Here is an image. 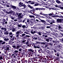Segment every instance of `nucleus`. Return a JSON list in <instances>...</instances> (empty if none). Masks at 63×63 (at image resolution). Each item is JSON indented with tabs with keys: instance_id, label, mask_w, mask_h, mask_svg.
I'll use <instances>...</instances> for the list:
<instances>
[{
	"instance_id": "6e6d98bb",
	"label": "nucleus",
	"mask_w": 63,
	"mask_h": 63,
	"mask_svg": "<svg viewBox=\"0 0 63 63\" xmlns=\"http://www.w3.org/2000/svg\"><path fill=\"white\" fill-rule=\"evenodd\" d=\"M28 63H30L31 62V61L30 60H28Z\"/></svg>"
},
{
	"instance_id": "8fccbe9b",
	"label": "nucleus",
	"mask_w": 63,
	"mask_h": 63,
	"mask_svg": "<svg viewBox=\"0 0 63 63\" xmlns=\"http://www.w3.org/2000/svg\"><path fill=\"white\" fill-rule=\"evenodd\" d=\"M38 39L39 40H40V41H42V38H40L38 37Z\"/></svg>"
},
{
	"instance_id": "2eb2a0df",
	"label": "nucleus",
	"mask_w": 63,
	"mask_h": 63,
	"mask_svg": "<svg viewBox=\"0 0 63 63\" xmlns=\"http://www.w3.org/2000/svg\"><path fill=\"white\" fill-rule=\"evenodd\" d=\"M35 10H31L30 11V12L31 14H34L35 13L34 12H35Z\"/></svg>"
},
{
	"instance_id": "a878e982",
	"label": "nucleus",
	"mask_w": 63,
	"mask_h": 63,
	"mask_svg": "<svg viewBox=\"0 0 63 63\" xmlns=\"http://www.w3.org/2000/svg\"><path fill=\"white\" fill-rule=\"evenodd\" d=\"M42 60V62H44V63H46L47 62V60H43L42 59L41 60Z\"/></svg>"
},
{
	"instance_id": "c03bdc74",
	"label": "nucleus",
	"mask_w": 63,
	"mask_h": 63,
	"mask_svg": "<svg viewBox=\"0 0 63 63\" xmlns=\"http://www.w3.org/2000/svg\"><path fill=\"white\" fill-rule=\"evenodd\" d=\"M18 26L20 28H21V27L22 26V24H21L20 25H18Z\"/></svg>"
},
{
	"instance_id": "bb28decb",
	"label": "nucleus",
	"mask_w": 63,
	"mask_h": 63,
	"mask_svg": "<svg viewBox=\"0 0 63 63\" xmlns=\"http://www.w3.org/2000/svg\"><path fill=\"white\" fill-rule=\"evenodd\" d=\"M28 7H29V8H30V9H32V8H33L34 7H33L31 6L29 4L28 5Z\"/></svg>"
},
{
	"instance_id": "bf43d9fd",
	"label": "nucleus",
	"mask_w": 63,
	"mask_h": 63,
	"mask_svg": "<svg viewBox=\"0 0 63 63\" xmlns=\"http://www.w3.org/2000/svg\"><path fill=\"white\" fill-rule=\"evenodd\" d=\"M6 13L7 14H10V13H9V11H6Z\"/></svg>"
},
{
	"instance_id": "6ab92c4d",
	"label": "nucleus",
	"mask_w": 63,
	"mask_h": 63,
	"mask_svg": "<svg viewBox=\"0 0 63 63\" xmlns=\"http://www.w3.org/2000/svg\"><path fill=\"white\" fill-rule=\"evenodd\" d=\"M41 22H42L44 24H45L46 23V22L45 20H41Z\"/></svg>"
},
{
	"instance_id": "7ed1b4c3",
	"label": "nucleus",
	"mask_w": 63,
	"mask_h": 63,
	"mask_svg": "<svg viewBox=\"0 0 63 63\" xmlns=\"http://www.w3.org/2000/svg\"><path fill=\"white\" fill-rule=\"evenodd\" d=\"M40 43V42L39 41H36V43L35 44V46L36 47H35V48H37L40 49V47L39 45V44Z\"/></svg>"
},
{
	"instance_id": "4be33fe9",
	"label": "nucleus",
	"mask_w": 63,
	"mask_h": 63,
	"mask_svg": "<svg viewBox=\"0 0 63 63\" xmlns=\"http://www.w3.org/2000/svg\"><path fill=\"white\" fill-rule=\"evenodd\" d=\"M16 31V28H13L12 29V31L13 32H15Z\"/></svg>"
},
{
	"instance_id": "09e8293b",
	"label": "nucleus",
	"mask_w": 63,
	"mask_h": 63,
	"mask_svg": "<svg viewBox=\"0 0 63 63\" xmlns=\"http://www.w3.org/2000/svg\"><path fill=\"white\" fill-rule=\"evenodd\" d=\"M22 48H19L18 50L19 51L21 52L22 51Z\"/></svg>"
},
{
	"instance_id": "39448f33",
	"label": "nucleus",
	"mask_w": 63,
	"mask_h": 63,
	"mask_svg": "<svg viewBox=\"0 0 63 63\" xmlns=\"http://www.w3.org/2000/svg\"><path fill=\"white\" fill-rule=\"evenodd\" d=\"M6 21V20L5 19L3 18L2 20V22L1 23L3 25H4V24H7V22Z\"/></svg>"
},
{
	"instance_id": "aec40b11",
	"label": "nucleus",
	"mask_w": 63,
	"mask_h": 63,
	"mask_svg": "<svg viewBox=\"0 0 63 63\" xmlns=\"http://www.w3.org/2000/svg\"><path fill=\"white\" fill-rule=\"evenodd\" d=\"M10 5V3H8V4H5V5H6V7H10V6L9 5Z\"/></svg>"
},
{
	"instance_id": "ea45409f",
	"label": "nucleus",
	"mask_w": 63,
	"mask_h": 63,
	"mask_svg": "<svg viewBox=\"0 0 63 63\" xmlns=\"http://www.w3.org/2000/svg\"><path fill=\"white\" fill-rule=\"evenodd\" d=\"M31 59L32 60H33L34 61H35L36 60V59L34 58H31Z\"/></svg>"
},
{
	"instance_id": "cd10ccee",
	"label": "nucleus",
	"mask_w": 63,
	"mask_h": 63,
	"mask_svg": "<svg viewBox=\"0 0 63 63\" xmlns=\"http://www.w3.org/2000/svg\"><path fill=\"white\" fill-rule=\"evenodd\" d=\"M4 41H6V42H8L9 41V39L5 38L4 39Z\"/></svg>"
},
{
	"instance_id": "13d9d810",
	"label": "nucleus",
	"mask_w": 63,
	"mask_h": 63,
	"mask_svg": "<svg viewBox=\"0 0 63 63\" xmlns=\"http://www.w3.org/2000/svg\"><path fill=\"white\" fill-rule=\"evenodd\" d=\"M13 34V33L12 32H10L9 33V35H12Z\"/></svg>"
},
{
	"instance_id": "58836bf2",
	"label": "nucleus",
	"mask_w": 63,
	"mask_h": 63,
	"mask_svg": "<svg viewBox=\"0 0 63 63\" xmlns=\"http://www.w3.org/2000/svg\"><path fill=\"white\" fill-rule=\"evenodd\" d=\"M4 34L5 35H7L9 34V33L7 32H4Z\"/></svg>"
},
{
	"instance_id": "f03ea898",
	"label": "nucleus",
	"mask_w": 63,
	"mask_h": 63,
	"mask_svg": "<svg viewBox=\"0 0 63 63\" xmlns=\"http://www.w3.org/2000/svg\"><path fill=\"white\" fill-rule=\"evenodd\" d=\"M44 40L45 41H46L47 42H49V41L50 42L51 41L52 38L50 37H48L47 38L44 37Z\"/></svg>"
},
{
	"instance_id": "f8f14e48",
	"label": "nucleus",
	"mask_w": 63,
	"mask_h": 63,
	"mask_svg": "<svg viewBox=\"0 0 63 63\" xmlns=\"http://www.w3.org/2000/svg\"><path fill=\"white\" fill-rule=\"evenodd\" d=\"M55 56H53L52 55H50L49 56V58L52 59V60L53 59H54Z\"/></svg>"
},
{
	"instance_id": "49530a36",
	"label": "nucleus",
	"mask_w": 63,
	"mask_h": 63,
	"mask_svg": "<svg viewBox=\"0 0 63 63\" xmlns=\"http://www.w3.org/2000/svg\"><path fill=\"white\" fill-rule=\"evenodd\" d=\"M55 55H56V56H59V55L58 53H57L56 54H55Z\"/></svg>"
},
{
	"instance_id": "dca6fc26",
	"label": "nucleus",
	"mask_w": 63,
	"mask_h": 63,
	"mask_svg": "<svg viewBox=\"0 0 63 63\" xmlns=\"http://www.w3.org/2000/svg\"><path fill=\"white\" fill-rule=\"evenodd\" d=\"M19 6L20 7L23 6L24 8H26V5L25 4H23L21 5H19Z\"/></svg>"
},
{
	"instance_id": "b1692460",
	"label": "nucleus",
	"mask_w": 63,
	"mask_h": 63,
	"mask_svg": "<svg viewBox=\"0 0 63 63\" xmlns=\"http://www.w3.org/2000/svg\"><path fill=\"white\" fill-rule=\"evenodd\" d=\"M31 45H32V47H33L34 48H35V47H36L35 46V44H34L33 43L31 44Z\"/></svg>"
},
{
	"instance_id": "412c9836",
	"label": "nucleus",
	"mask_w": 63,
	"mask_h": 63,
	"mask_svg": "<svg viewBox=\"0 0 63 63\" xmlns=\"http://www.w3.org/2000/svg\"><path fill=\"white\" fill-rule=\"evenodd\" d=\"M43 8H36L35 9V10H43Z\"/></svg>"
},
{
	"instance_id": "a19ab883",
	"label": "nucleus",
	"mask_w": 63,
	"mask_h": 63,
	"mask_svg": "<svg viewBox=\"0 0 63 63\" xmlns=\"http://www.w3.org/2000/svg\"><path fill=\"white\" fill-rule=\"evenodd\" d=\"M5 43H6V42L5 41H3L2 42V43H1V44L2 45H3L5 44Z\"/></svg>"
},
{
	"instance_id": "5701e85b",
	"label": "nucleus",
	"mask_w": 63,
	"mask_h": 63,
	"mask_svg": "<svg viewBox=\"0 0 63 63\" xmlns=\"http://www.w3.org/2000/svg\"><path fill=\"white\" fill-rule=\"evenodd\" d=\"M1 30H3L4 31H6V30H7L6 28H4L3 27H2V28H1Z\"/></svg>"
},
{
	"instance_id": "a211bd4d",
	"label": "nucleus",
	"mask_w": 63,
	"mask_h": 63,
	"mask_svg": "<svg viewBox=\"0 0 63 63\" xmlns=\"http://www.w3.org/2000/svg\"><path fill=\"white\" fill-rule=\"evenodd\" d=\"M19 52L17 50L14 51V53L15 54H17V53Z\"/></svg>"
},
{
	"instance_id": "9b49d317",
	"label": "nucleus",
	"mask_w": 63,
	"mask_h": 63,
	"mask_svg": "<svg viewBox=\"0 0 63 63\" xmlns=\"http://www.w3.org/2000/svg\"><path fill=\"white\" fill-rule=\"evenodd\" d=\"M9 47H10V46L7 45L6 46V48L4 49V50H8L9 49Z\"/></svg>"
},
{
	"instance_id": "4c0bfd02",
	"label": "nucleus",
	"mask_w": 63,
	"mask_h": 63,
	"mask_svg": "<svg viewBox=\"0 0 63 63\" xmlns=\"http://www.w3.org/2000/svg\"><path fill=\"white\" fill-rule=\"evenodd\" d=\"M20 46H19L17 45V47H16V49H18L19 48Z\"/></svg>"
},
{
	"instance_id": "e433bc0d",
	"label": "nucleus",
	"mask_w": 63,
	"mask_h": 63,
	"mask_svg": "<svg viewBox=\"0 0 63 63\" xmlns=\"http://www.w3.org/2000/svg\"><path fill=\"white\" fill-rule=\"evenodd\" d=\"M21 54H22V55H25V52H22V51L21 52Z\"/></svg>"
},
{
	"instance_id": "e2e57ef3",
	"label": "nucleus",
	"mask_w": 63,
	"mask_h": 63,
	"mask_svg": "<svg viewBox=\"0 0 63 63\" xmlns=\"http://www.w3.org/2000/svg\"><path fill=\"white\" fill-rule=\"evenodd\" d=\"M12 61H13V62H14L15 61V60L14 59H13L12 60Z\"/></svg>"
},
{
	"instance_id": "473e14b6",
	"label": "nucleus",
	"mask_w": 63,
	"mask_h": 63,
	"mask_svg": "<svg viewBox=\"0 0 63 63\" xmlns=\"http://www.w3.org/2000/svg\"><path fill=\"white\" fill-rule=\"evenodd\" d=\"M46 52L47 53V54H49L50 53V51L49 50H47L46 51Z\"/></svg>"
},
{
	"instance_id": "c756f323",
	"label": "nucleus",
	"mask_w": 63,
	"mask_h": 63,
	"mask_svg": "<svg viewBox=\"0 0 63 63\" xmlns=\"http://www.w3.org/2000/svg\"><path fill=\"white\" fill-rule=\"evenodd\" d=\"M23 4V3H22V2L20 1V2L19 3V6H20V5H21Z\"/></svg>"
},
{
	"instance_id": "0e129e2a",
	"label": "nucleus",
	"mask_w": 63,
	"mask_h": 63,
	"mask_svg": "<svg viewBox=\"0 0 63 63\" xmlns=\"http://www.w3.org/2000/svg\"><path fill=\"white\" fill-rule=\"evenodd\" d=\"M51 27L50 26H47V27L46 28L47 29L50 28Z\"/></svg>"
},
{
	"instance_id": "a18cd8bd",
	"label": "nucleus",
	"mask_w": 63,
	"mask_h": 63,
	"mask_svg": "<svg viewBox=\"0 0 63 63\" xmlns=\"http://www.w3.org/2000/svg\"><path fill=\"white\" fill-rule=\"evenodd\" d=\"M26 36H24L23 37L24 39H27V37H26V35H25Z\"/></svg>"
},
{
	"instance_id": "ddd939ff",
	"label": "nucleus",
	"mask_w": 63,
	"mask_h": 63,
	"mask_svg": "<svg viewBox=\"0 0 63 63\" xmlns=\"http://www.w3.org/2000/svg\"><path fill=\"white\" fill-rule=\"evenodd\" d=\"M28 50L29 51V52L30 53V54H32L33 52V51L31 49H28Z\"/></svg>"
},
{
	"instance_id": "20e7f679",
	"label": "nucleus",
	"mask_w": 63,
	"mask_h": 63,
	"mask_svg": "<svg viewBox=\"0 0 63 63\" xmlns=\"http://www.w3.org/2000/svg\"><path fill=\"white\" fill-rule=\"evenodd\" d=\"M11 35L10 36V38H12L11 39V40L12 41H14V39H15V40H16V36H14L15 35L14 34H13L12 35Z\"/></svg>"
},
{
	"instance_id": "f704fd0d",
	"label": "nucleus",
	"mask_w": 63,
	"mask_h": 63,
	"mask_svg": "<svg viewBox=\"0 0 63 63\" xmlns=\"http://www.w3.org/2000/svg\"><path fill=\"white\" fill-rule=\"evenodd\" d=\"M15 12L14 11H12L11 13L10 14H12V15L13 16H14V15H15Z\"/></svg>"
},
{
	"instance_id": "4d7b16f0",
	"label": "nucleus",
	"mask_w": 63,
	"mask_h": 63,
	"mask_svg": "<svg viewBox=\"0 0 63 63\" xmlns=\"http://www.w3.org/2000/svg\"><path fill=\"white\" fill-rule=\"evenodd\" d=\"M32 2L31 3H29L30 4H34V1H32Z\"/></svg>"
},
{
	"instance_id": "9d476101",
	"label": "nucleus",
	"mask_w": 63,
	"mask_h": 63,
	"mask_svg": "<svg viewBox=\"0 0 63 63\" xmlns=\"http://www.w3.org/2000/svg\"><path fill=\"white\" fill-rule=\"evenodd\" d=\"M38 37L37 36H33L32 37V39H33L34 41H37V39Z\"/></svg>"
},
{
	"instance_id": "f3484780",
	"label": "nucleus",
	"mask_w": 63,
	"mask_h": 63,
	"mask_svg": "<svg viewBox=\"0 0 63 63\" xmlns=\"http://www.w3.org/2000/svg\"><path fill=\"white\" fill-rule=\"evenodd\" d=\"M56 2L58 4H63V3L61 2L59 0H56Z\"/></svg>"
},
{
	"instance_id": "79ce46f5",
	"label": "nucleus",
	"mask_w": 63,
	"mask_h": 63,
	"mask_svg": "<svg viewBox=\"0 0 63 63\" xmlns=\"http://www.w3.org/2000/svg\"><path fill=\"white\" fill-rule=\"evenodd\" d=\"M12 47L13 48H15V49H16V46L15 45H13Z\"/></svg>"
},
{
	"instance_id": "393cba45",
	"label": "nucleus",
	"mask_w": 63,
	"mask_h": 63,
	"mask_svg": "<svg viewBox=\"0 0 63 63\" xmlns=\"http://www.w3.org/2000/svg\"><path fill=\"white\" fill-rule=\"evenodd\" d=\"M50 42H52V43H55V44H56V40L55 41L54 40H52H52Z\"/></svg>"
},
{
	"instance_id": "c85d7f7f",
	"label": "nucleus",
	"mask_w": 63,
	"mask_h": 63,
	"mask_svg": "<svg viewBox=\"0 0 63 63\" xmlns=\"http://www.w3.org/2000/svg\"><path fill=\"white\" fill-rule=\"evenodd\" d=\"M29 17L30 18H34V16L33 15H29Z\"/></svg>"
},
{
	"instance_id": "603ef678",
	"label": "nucleus",
	"mask_w": 63,
	"mask_h": 63,
	"mask_svg": "<svg viewBox=\"0 0 63 63\" xmlns=\"http://www.w3.org/2000/svg\"><path fill=\"white\" fill-rule=\"evenodd\" d=\"M16 62L17 63H20V61H18L17 60L16 61Z\"/></svg>"
},
{
	"instance_id": "680f3d73",
	"label": "nucleus",
	"mask_w": 63,
	"mask_h": 63,
	"mask_svg": "<svg viewBox=\"0 0 63 63\" xmlns=\"http://www.w3.org/2000/svg\"><path fill=\"white\" fill-rule=\"evenodd\" d=\"M20 33H19V31H17V32H16V34H19Z\"/></svg>"
},
{
	"instance_id": "c9c22d12",
	"label": "nucleus",
	"mask_w": 63,
	"mask_h": 63,
	"mask_svg": "<svg viewBox=\"0 0 63 63\" xmlns=\"http://www.w3.org/2000/svg\"><path fill=\"white\" fill-rule=\"evenodd\" d=\"M29 42L28 41H27V42L26 43V44L27 45V46L28 47L29 46Z\"/></svg>"
},
{
	"instance_id": "0eeeda50",
	"label": "nucleus",
	"mask_w": 63,
	"mask_h": 63,
	"mask_svg": "<svg viewBox=\"0 0 63 63\" xmlns=\"http://www.w3.org/2000/svg\"><path fill=\"white\" fill-rule=\"evenodd\" d=\"M36 58L37 59L39 58V59H40V60H41L43 59V58L42 56H40V54H38L37 55Z\"/></svg>"
},
{
	"instance_id": "7c9ffc66",
	"label": "nucleus",
	"mask_w": 63,
	"mask_h": 63,
	"mask_svg": "<svg viewBox=\"0 0 63 63\" xmlns=\"http://www.w3.org/2000/svg\"><path fill=\"white\" fill-rule=\"evenodd\" d=\"M8 11H9V13L10 14H11V13H12V12H13V11H12V10H8Z\"/></svg>"
},
{
	"instance_id": "423d86ee",
	"label": "nucleus",
	"mask_w": 63,
	"mask_h": 63,
	"mask_svg": "<svg viewBox=\"0 0 63 63\" xmlns=\"http://www.w3.org/2000/svg\"><path fill=\"white\" fill-rule=\"evenodd\" d=\"M53 47H54V48L55 49H56V48H59L60 49H61L62 47L60 46V45H56V46L54 45L53 46Z\"/></svg>"
},
{
	"instance_id": "f257e3e1",
	"label": "nucleus",
	"mask_w": 63,
	"mask_h": 63,
	"mask_svg": "<svg viewBox=\"0 0 63 63\" xmlns=\"http://www.w3.org/2000/svg\"><path fill=\"white\" fill-rule=\"evenodd\" d=\"M31 31L30 32L33 35H34V33H38V34H39V35H42V34L40 32L34 31L33 30V29H32Z\"/></svg>"
},
{
	"instance_id": "1a4fd4ad",
	"label": "nucleus",
	"mask_w": 63,
	"mask_h": 63,
	"mask_svg": "<svg viewBox=\"0 0 63 63\" xmlns=\"http://www.w3.org/2000/svg\"><path fill=\"white\" fill-rule=\"evenodd\" d=\"M10 7L11 8H12L13 10H15L16 8V6L13 5L12 4L10 5Z\"/></svg>"
},
{
	"instance_id": "774afa93",
	"label": "nucleus",
	"mask_w": 63,
	"mask_h": 63,
	"mask_svg": "<svg viewBox=\"0 0 63 63\" xmlns=\"http://www.w3.org/2000/svg\"><path fill=\"white\" fill-rule=\"evenodd\" d=\"M60 8L61 9L63 10V7H60Z\"/></svg>"
},
{
	"instance_id": "5fc2aeb1",
	"label": "nucleus",
	"mask_w": 63,
	"mask_h": 63,
	"mask_svg": "<svg viewBox=\"0 0 63 63\" xmlns=\"http://www.w3.org/2000/svg\"><path fill=\"white\" fill-rule=\"evenodd\" d=\"M26 37L27 38V39H28V38H30V36L29 35H26Z\"/></svg>"
},
{
	"instance_id": "72a5a7b5",
	"label": "nucleus",
	"mask_w": 63,
	"mask_h": 63,
	"mask_svg": "<svg viewBox=\"0 0 63 63\" xmlns=\"http://www.w3.org/2000/svg\"><path fill=\"white\" fill-rule=\"evenodd\" d=\"M18 31L19 33L20 34L23 33V32H22V31L19 30Z\"/></svg>"
},
{
	"instance_id": "3c124183",
	"label": "nucleus",
	"mask_w": 63,
	"mask_h": 63,
	"mask_svg": "<svg viewBox=\"0 0 63 63\" xmlns=\"http://www.w3.org/2000/svg\"><path fill=\"white\" fill-rule=\"evenodd\" d=\"M22 27H23V28H26V26L25 25H23L22 26Z\"/></svg>"
},
{
	"instance_id": "864d4df0",
	"label": "nucleus",
	"mask_w": 63,
	"mask_h": 63,
	"mask_svg": "<svg viewBox=\"0 0 63 63\" xmlns=\"http://www.w3.org/2000/svg\"><path fill=\"white\" fill-rule=\"evenodd\" d=\"M53 50L54 51V52L56 53L57 52V51L55 49H53Z\"/></svg>"
},
{
	"instance_id": "de8ad7c7",
	"label": "nucleus",
	"mask_w": 63,
	"mask_h": 63,
	"mask_svg": "<svg viewBox=\"0 0 63 63\" xmlns=\"http://www.w3.org/2000/svg\"><path fill=\"white\" fill-rule=\"evenodd\" d=\"M40 14L41 15H44L45 16H47V14H42V13H40Z\"/></svg>"
},
{
	"instance_id": "69168bd1",
	"label": "nucleus",
	"mask_w": 63,
	"mask_h": 63,
	"mask_svg": "<svg viewBox=\"0 0 63 63\" xmlns=\"http://www.w3.org/2000/svg\"><path fill=\"white\" fill-rule=\"evenodd\" d=\"M38 5H39V4L38 3L35 4H34V6H38Z\"/></svg>"
},
{
	"instance_id": "6e6552de",
	"label": "nucleus",
	"mask_w": 63,
	"mask_h": 63,
	"mask_svg": "<svg viewBox=\"0 0 63 63\" xmlns=\"http://www.w3.org/2000/svg\"><path fill=\"white\" fill-rule=\"evenodd\" d=\"M62 22V20L61 19L58 18L56 20V22L58 23H61Z\"/></svg>"
},
{
	"instance_id": "4468645a",
	"label": "nucleus",
	"mask_w": 63,
	"mask_h": 63,
	"mask_svg": "<svg viewBox=\"0 0 63 63\" xmlns=\"http://www.w3.org/2000/svg\"><path fill=\"white\" fill-rule=\"evenodd\" d=\"M60 41L58 40H56V44H54V45H58L59 44Z\"/></svg>"
},
{
	"instance_id": "338daca9",
	"label": "nucleus",
	"mask_w": 63,
	"mask_h": 63,
	"mask_svg": "<svg viewBox=\"0 0 63 63\" xmlns=\"http://www.w3.org/2000/svg\"><path fill=\"white\" fill-rule=\"evenodd\" d=\"M12 27V25L11 24H10V26H9V28H11Z\"/></svg>"
},
{
	"instance_id": "052dcab7",
	"label": "nucleus",
	"mask_w": 63,
	"mask_h": 63,
	"mask_svg": "<svg viewBox=\"0 0 63 63\" xmlns=\"http://www.w3.org/2000/svg\"><path fill=\"white\" fill-rule=\"evenodd\" d=\"M45 26H42V29H45Z\"/></svg>"
},
{
	"instance_id": "37998d69",
	"label": "nucleus",
	"mask_w": 63,
	"mask_h": 63,
	"mask_svg": "<svg viewBox=\"0 0 63 63\" xmlns=\"http://www.w3.org/2000/svg\"><path fill=\"white\" fill-rule=\"evenodd\" d=\"M26 35L25 34V33H23V34H22L21 37H22L24 36H26Z\"/></svg>"
},
{
	"instance_id": "2f4dec72",
	"label": "nucleus",
	"mask_w": 63,
	"mask_h": 63,
	"mask_svg": "<svg viewBox=\"0 0 63 63\" xmlns=\"http://www.w3.org/2000/svg\"><path fill=\"white\" fill-rule=\"evenodd\" d=\"M3 59V55H0V60Z\"/></svg>"
}]
</instances>
